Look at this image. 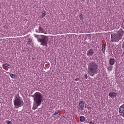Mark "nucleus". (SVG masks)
Here are the masks:
<instances>
[{"label":"nucleus","instance_id":"obj_1","mask_svg":"<svg viewBox=\"0 0 124 124\" xmlns=\"http://www.w3.org/2000/svg\"><path fill=\"white\" fill-rule=\"evenodd\" d=\"M88 72L90 75L93 76L96 74L98 69V65L96 63L92 61L89 64Z\"/></svg>","mask_w":124,"mask_h":124},{"label":"nucleus","instance_id":"obj_2","mask_svg":"<svg viewBox=\"0 0 124 124\" xmlns=\"http://www.w3.org/2000/svg\"><path fill=\"white\" fill-rule=\"evenodd\" d=\"M34 95V100L36 102L37 107H38L41 103L43 96L41 95V93L39 92L36 93Z\"/></svg>","mask_w":124,"mask_h":124},{"label":"nucleus","instance_id":"obj_3","mask_svg":"<svg viewBox=\"0 0 124 124\" xmlns=\"http://www.w3.org/2000/svg\"><path fill=\"white\" fill-rule=\"evenodd\" d=\"M14 103L15 106V108H17L19 107L23 106V101L20 98L16 97L15 98Z\"/></svg>","mask_w":124,"mask_h":124},{"label":"nucleus","instance_id":"obj_4","mask_svg":"<svg viewBox=\"0 0 124 124\" xmlns=\"http://www.w3.org/2000/svg\"><path fill=\"white\" fill-rule=\"evenodd\" d=\"M43 36L41 39H38V40L39 42H41V45L43 46H47V43L48 41V38L47 36H44V35H41Z\"/></svg>","mask_w":124,"mask_h":124},{"label":"nucleus","instance_id":"obj_5","mask_svg":"<svg viewBox=\"0 0 124 124\" xmlns=\"http://www.w3.org/2000/svg\"><path fill=\"white\" fill-rule=\"evenodd\" d=\"M35 32H36L45 34L46 33V31L43 29V28L41 27H39L37 28V29L35 30Z\"/></svg>","mask_w":124,"mask_h":124},{"label":"nucleus","instance_id":"obj_6","mask_svg":"<svg viewBox=\"0 0 124 124\" xmlns=\"http://www.w3.org/2000/svg\"><path fill=\"white\" fill-rule=\"evenodd\" d=\"M122 37V35L120 34H117V36H115L114 39H113L112 41V42L114 41L117 42L121 39Z\"/></svg>","mask_w":124,"mask_h":124},{"label":"nucleus","instance_id":"obj_7","mask_svg":"<svg viewBox=\"0 0 124 124\" xmlns=\"http://www.w3.org/2000/svg\"><path fill=\"white\" fill-rule=\"evenodd\" d=\"M84 104L85 102L84 101H80L78 104V108L80 109H82L84 107Z\"/></svg>","mask_w":124,"mask_h":124},{"label":"nucleus","instance_id":"obj_8","mask_svg":"<svg viewBox=\"0 0 124 124\" xmlns=\"http://www.w3.org/2000/svg\"><path fill=\"white\" fill-rule=\"evenodd\" d=\"M94 53L93 50L92 49H91L87 52V55L89 56H92L94 54Z\"/></svg>","mask_w":124,"mask_h":124},{"label":"nucleus","instance_id":"obj_9","mask_svg":"<svg viewBox=\"0 0 124 124\" xmlns=\"http://www.w3.org/2000/svg\"><path fill=\"white\" fill-rule=\"evenodd\" d=\"M117 95V93L114 92H111L109 93L108 95L111 98H114Z\"/></svg>","mask_w":124,"mask_h":124},{"label":"nucleus","instance_id":"obj_10","mask_svg":"<svg viewBox=\"0 0 124 124\" xmlns=\"http://www.w3.org/2000/svg\"><path fill=\"white\" fill-rule=\"evenodd\" d=\"M124 111V108L123 106L121 105L119 108V113H123Z\"/></svg>","mask_w":124,"mask_h":124},{"label":"nucleus","instance_id":"obj_11","mask_svg":"<svg viewBox=\"0 0 124 124\" xmlns=\"http://www.w3.org/2000/svg\"><path fill=\"white\" fill-rule=\"evenodd\" d=\"M115 60L113 58H111L109 61V63L111 65H113L115 63Z\"/></svg>","mask_w":124,"mask_h":124},{"label":"nucleus","instance_id":"obj_12","mask_svg":"<svg viewBox=\"0 0 124 124\" xmlns=\"http://www.w3.org/2000/svg\"><path fill=\"white\" fill-rule=\"evenodd\" d=\"M80 121L81 122H84L85 120V118L83 116H80Z\"/></svg>","mask_w":124,"mask_h":124},{"label":"nucleus","instance_id":"obj_13","mask_svg":"<svg viewBox=\"0 0 124 124\" xmlns=\"http://www.w3.org/2000/svg\"><path fill=\"white\" fill-rule=\"evenodd\" d=\"M102 48L103 52H105V51L106 49L105 47V46L103 44L102 45Z\"/></svg>","mask_w":124,"mask_h":124},{"label":"nucleus","instance_id":"obj_14","mask_svg":"<svg viewBox=\"0 0 124 124\" xmlns=\"http://www.w3.org/2000/svg\"><path fill=\"white\" fill-rule=\"evenodd\" d=\"M113 67L112 66H110L107 68V70L108 71H110L112 70Z\"/></svg>","mask_w":124,"mask_h":124},{"label":"nucleus","instance_id":"obj_15","mask_svg":"<svg viewBox=\"0 0 124 124\" xmlns=\"http://www.w3.org/2000/svg\"><path fill=\"white\" fill-rule=\"evenodd\" d=\"M32 42V40L30 38H29L28 39V41L27 42L28 44L29 45Z\"/></svg>","mask_w":124,"mask_h":124},{"label":"nucleus","instance_id":"obj_16","mask_svg":"<svg viewBox=\"0 0 124 124\" xmlns=\"http://www.w3.org/2000/svg\"><path fill=\"white\" fill-rule=\"evenodd\" d=\"M59 111H56L54 113V114H53L52 116H54L56 115L57 114L59 113V114L58 115H60V114L59 113Z\"/></svg>","mask_w":124,"mask_h":124},{"label":"nucleus","instance_id":"obj_17","mask_svg":"<svg viewBox=\"0 0 124 124\" xmlns=\"http://www.w3.org/2000/svg\"><path fill=\"white\" fill-rule=\"evenodd\" d=\"M115 36L116 35L114 34H112L111 35V39H112V41L113 39H114Z\"/></svg>","mask_w":124,"mask_h":124},{"label":"nucleus","instance_id":"obj_18","mask_svg":"<svg viewBox=\"0 0 124 124\" xmlns=\"http://www.w3.org/2000/svg\"><path fill=\"white\" fill-rule=\"evenodd\" d=\"M10 77L12 78H15V75L14 74H12L10 75Z\"/></svg>","mask_w":124,"mask_h":124},{"label":"nucleus","instance_id":"obj_19","mask_svg":"<svg viewBox=\"0 0 124 124\" xmlns=\"http://www.w3.org/2000/svg\"><path fill=\"white\" fill-rule=\"evenodd\" d=\"M79 17L80 20H82L83 19V16L82 15H80Z\"/></svg>","mask_w":124,"mask_h":124},{"label":"nucleus","instance_id":"obj_20","mask_svg":"<svg viewBox=\"0 0 124 124\" xmlns=\"http://www.w3.org/2000/svg\"><path fill=\"white\" fill-rule=\"evenodd\" d=\"M46 15L45 11L43 12L42 14V18H43Z\"/></svg>","mask_w":124,"mask_h":124},{"label":"nucleus","instance_id":"obj_21","mask_svg":"<svg viewBox=\"0 0 124 124\" xmlns=\"http://www.w3.org/2000/svg\"><path fill=\"white\" fill-rule=\"evenodd\" d=\"M6 123L8 124H11L12 122L10 121L7 120L6 122Z\"/></svg>","mask_w":124,"mask_h":124},{"label":"nucleus","instance_id":"obj_22","mask_svg":"<svg viewBox=\"0 0 124 124\" xmlns=\"http://www.w3.org/2000/svg\"><path fill=\"white\" fill-rule=\"evenodd\" d=\"M3 66H4L5 67H8L9 66V64L8 63H5L3 65Z\"/></svg>","mask_w":124,"mask_h":124},{"label":"nucleus","instance_id":"obj_23","mask_svg":"<svg viewBox=\"0 0 124 124\" xmlns=\"http://www.w3.org/2000/svg\"><path fill=\"white\" fill-rule=\"evenodd\" d=\"M84 76L85 78L86 79H87V74H85V75Z\"/></svg>","mask_w":124,"mask_h":124},{"label":"nucleus","instance_id":"obj_24","mask_svg":"<svg viewBox=\"0 0 124 124\" xmlns=\"http://www.w3.org/2000/svg\"><path fill=\"white\" fill-rule=\"evenodd\" d=\"M89 123L90 124H94V123L92 121L90 122H89Z\"/></svg>","mask_w":124,"mask_h":124},{"label":"nucleus","instance_id":"obj_25","mask_svg":"<svg viewBox=\"0 0 124 124\" xmlns=\"http://www.w3.org/2000/svg\"><path fill=\"white\" fill-rule=\"evenodd\" d=\"M78 80H79V78H76L75 79V81H78Z\"/></svg>","mask_w":124,"mask_h":124},{"label":"nucleus","instance_id":"obj_26","mask_svg":"<svg viewBox=\"0 0 124 124\" xmlns=\"http://www.w3.org/2000/svg\"><path fill=\"white\" fill-rule=\"evenodd\" d=\"M4 36V35L3 34H2V35H1V36H0V37H3Z\"/></svg>","mask_w":124,"mask_h":124},{"label":"nucleus","instance_id":"obj_27","mask_svg":"<svg viewBox=\"0 0 124 124\" xmlns=\"http://www.w3.org/2000/svg\"><path fill=\"white\" fill-rule=\"evenodd\" d=\"M37 108V107L36 108H34L33 107V109H34V110H35Z\"/></svg>","mask_w":124,"mask_h":124},{"label":"nucleus","instance_id":"obj_28","mask_svg":"<svg viewBox=\"0 0 124 124\" xmlns=\"http://www.w3.org/2000/svg\"><path fill=\"white\" fill-rule=\"evenodd\" d=\"M122 105V106H123V107H124V104L123 105Z\"/></svg>","mask_w":124,"mask_h":124},{"label":"nucleus","instance_id":"obj_29","mask_svg":"<svg viewBox=\"0 0 124 124\" xmlns=\"http://www.w3.org/2000/svg\"><path fill=\"white\" fill-rule=\"evenodd\" d=\"M81 1H84L85 0H80Z\"/></svg>","mask_w":124,"mask_h":124},{"label":"nucleus","instance_id":"obj_30","mask_svg":"<svg viewBox=\"0 0 124 124\" xmlns=\"http://www.w3.org/2000/svg\"><path fill=\"white\" fill-rule=\"evenodd\" d=\"M64 33H67V32H64Z\"/></svg>","mask_w":124,"mask_h":124},{"label":"nucleus","instance_id":"obj_31","mask_svg":"<svg viewBox=\"0 0 124 124\" xmlns=\"http://www.w3.org/2000/svg\"><path fill=\"white\" fill-rule=\"evenodd\" d=\"M10 68V67H8V68Z\"/></svg>","mask_w":124,"mask_h":124},{"label":"nucleus","instance_id":"obj_32","mask_svg":"<svg viewBox=\"0 0 124 124\" xmlns=\"http://www.w3.org/2000/svg\"><path fill=\"white\" fill-rule=\"evenodd\" d=\"M67 32H68V31H67Z\"/></svg>","mask_w":124,"mask_h":124}]
</instances>
